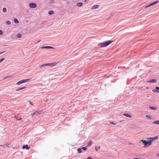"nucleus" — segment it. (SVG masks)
<instances>
[{
    "label": "nucleus",
    "instance_id": "obj_7",
    "mask_svg": "<svg viewBox=\"0 0 159 159\" xmlns=\"http://www.w3.org/2000/svg\"><path fill=\"white\" fill-rule=\"evenodd\" d=\"M41 49L43 48H51V49H53L54 48L51 46H44V47H41Z\"/></svg>",
    "mask_w": 159,
    "mask_h": 159
},
{
    "label": "nucleus",
    "instance_id": "obj_22",
    "mask_svg": "<svg viewBox=\"0 0 159 159\" xmlns=\"http://www.w3.org/2000/svg\"><path fill=\"white\" fill-rule=\"evenodd\" d=\"M7 11V9L6 8H4L2 9V11L3 12H5Z\"/></svg>",
    "mask_w": 159,
    "mask_h": 159
},
{
    "label": "nucleus",
    "instance_id": "obj_29",
    "mask_svg": "<svg viewBox=\"0 0 159 159\" xmlns=\"http://www.w3.org/2000/svg\"><path fill=\"white\" fill-rule=\"evenodd\" d=\"M110 123H111V124H112V125H116V124H115V123L113 122H110Z\"/></svg>",
    "mask_w": 159,
    "mask_h": 159
},
{
    "label": "nucleus",
    "instance_id": "obj_5",
    "mask_svg": "<svg viewBox=\"0 0 159 159\" xmlns=\"http://www.w3.org/2000/svg\"><path fill=\"white\" fill-rule=\"evenodd\" d=\"M29 80H30V79H25V80H20L19 81L17 82L16 84L17 85H19V84H20L26 82L28 81Z\"/></svg>",
    "mask_w": 159,
    "mask_h": 159
},
{
    "label": "nucleus",
    "instance_id": "obj_2",
    "mask_svg": "<svg viewBox=\"0 0 159 159\" xmlns=\"http://www.w3.org/2000/svg\"><path fill=\"white\" fill-rule=\"evenodd\" d=\"M113 41L112 40H108L105 42L100 43L98 44V45L101 47H105L111 44Z\"/></svg>",
    "mask_w": 159,
    "mask_h": 159
},
{
    "label": "nucleus",
    "instance_id": "obj_28",
    "mask_svg": "<svg viewBox=\"0 0 159 159\" xmlns=\"http://www.w3.org/2000/svg\"><path fill=\"white\" fill-rule=\"evenodd\" d=\"M28 102L31 105V106H33V104H32V103H31V102L30 101H28Z\"/></svg>",
    "mask_w": 159,
    "mask_h": 159
},
{
    "label": "nucleus",
    "instance_id": "obj_19",
    "mask_svg": "<svg viewBox=\"0 0 159 159\" xmlns=\"http://www.w3.org/2000/svg\"><path fill=\"white\" fill-rule=\"evenodd\" d=\"M153 123L155 124H159V120L154 121L153 122Z\"/></svg>",
    "mask_w": 159,
    "mask_h": 159
},
{
    "label": "nucleus",
    "instance_id": "obj_27",
    "mask_svg": "<svg viewBox=\"0 0 159 159\" xmlns=\"http://www.w3.org/2000/svg\"><path fill=\"white\" fill-rule=\"evenodd\" d=\"M81 149H83L84 150H85L87 149L86 147H83Z\"/></svg>",
    "mask_w": 159,
    "mask_h": 159
},
{
    "label": "nucleus",
    "instance_id": "obj_30",
    "mask_svg": "<svg viewBox=\"0 0 159 159\" xmlns=\"http://www.w3.org/2000/svg\"><path fill=\"white\" fill-rule=\"evenodd\" d=\"M2 31L0 30V35H2Z\"/></svg>",
    "mask_w": 159,
    "mask_h": 159
},
{
    "label": "nucleus",
    "instance_id": "obj_14",
    "mask_svg": "<svg viewBox=\"0 0 159 159\" xmlns=\"http://www.w3.org/2000/svg\"><path fill=\"white\" fill-rule=\"evenodd\" d=\"M146 117L148 119H151L152 118V117L150 115H146Z\"/></svg>",
    "mask_w": 159,
    "mask_h": 159
},
{
    "label": "nucleus",
    "instance_id": "obj_1",
    "mask_svg": "<svg viewBox=\"0 0 159 159\" xmlns=\"http://www.w3.org/2000/svg\"><path fill=\"white\" fill-rule=\"evenodd\" d=\"M158 138V136H157L155 137H151L148 138L147 139L148 140L147 141L144 140H142L140 142H142L144 144V147L146 148L151 145L152 144V142L154 140L157 139Z\"/></svg>",
    "mask_w": 159,
    "mask_h": 159
},
{
    "label": "nucleus",
    "instance_id": "obj_26",
    "mask_svg": "<svg viewBox=\"0 0 159 159\" xmlns=\"http://www.w3.org/2000/svg\"><path fill=\"white\" fill-rule=\"evenodd\" d=\"M5 59V58H2V59H1L0 60V63L1 62H2V61H3V60H4Z\"/></svg>",
    "mask_w": 159,
    "mask_h": 159
},
{
    "label": "nucleus",
    "instance_id": "obj_3",
    "mask_svg": "<svg viewBox=\"0 0 159 159\" xmlns=\"http://www.w3.org/2000/svg\"><path fill=\"white\" fill-rule=\"evenodd\" d=\"M57 64V62H54L51 63L43 64L41 65L40 67H41L46 66H50L51 67H53L55 66Z\"/></svg>",
    "mask_w": 159,
    "mask_h": 159
},
{
    "label": "nucleus",
    "instance_id": "obj_31",
    "mask_svg": "<svg viewBox=\"0 0 159 159\" xmlns=\"http://www.w3.org/2000/svg\"><path fill=\"white\" fill-rule=\"evenodd\" d=\"M156 89L157 90H159V87H156Z\"/></svg>",
    "mask_w": 159,
    "mask_h": 159
},
{
    "label": "nucleus",
    "instance_id": "obj_15",
    "mask_svg": "<svg viewBox=\"0 0 159 159\" xmlns=\"http://www.w3.org/2000/svg\"><path fill=\"white\" fill-rule=\"evenodd\" d=\"M83 5V3L82 2H79L77 4V6L78 7H81Z\"/></svg>",
    "mask_w": 159,
    "mask_h": 159
},
{
    "label": "nucleus",
    "instance_id": "obj_33",
    "mask_svg": "<svg viewBox=\"0 0 159 159\" xmlns=\"http://www.w3.org/2000/svg\"><path fill=\"white\" fill-rule=\"evenodd\" d=\"M87 159H93V158L92 157H90L88 158Z\"/></svg>",
    "mask_w": 159,
    "mask_h": 159
},
{
    "label": "nucleus",
    "instance_id": "obj_13",
    "mask_svg": "<svg viewBox=\"0 0 159 159\" xmlns=\"http://www.w3.org/2000/svg\"><path fill=\"white\" fill-rule=\"evenodd\" d=\"M26 88V87H22V88H18L17 89H16V91H20V90H21L22 89H23L25 88Z\"/></svg>",
    "mask_w": 159,
    "mask_h": 159
},
{
    "label": "nucleus",
    "instance_id": "obj_36",
    "mask_svg": "<svg viewBox=\"0 0 159 159\" xmlns=\"http://www.w3.org/2000/svg\"><path fill=\"white\" fill-rule=\"evenodd\" d=\"M134 159H138V158H134Z\"/></svg>",
    "mask_w": 159,
    "mask_h": 159
},
{
    "label": "nucleus",
    "instance_id": "obj_12",
    "mask_svg": "<svg viewBox=\"0 0 159 159\" xmlns=\"http://www.w3.org/2000/svg\"><path fill=\"white\" fill-rule=\"evenodd\" d=\"M151 109L153 110H156L157 109H158V108L157 107H156L154 106V107H149Z\"/></svg>",
    "mask_w": 159,
    "mask_h": 159
},
{
    "label": "nucleus",
    "instance_id": "obj_17",
    "mask_svg": "<svg viewBox=\"0 0 159 159\" xmlns=\"http://www.w3.org/2000/svg\"><path fill=\"white\" fill-rule=\"evenodd\" d=\"M14 22L15 23L18 24L19 23V21L18 20L16 19H14Z\"/></svg>",
    "mask_w": 159,
    "mask_h": 159
},
{
    "label": "nucleus",
    "instance_id": "obj_8",
    "mask_svg": "<svg viewBox=\"0 0 159 159\" xmlns=\"http://www.w3.org/2000/svg\"><path fill=\"white\" fill-rule=\"evenodd\" d=\"M23 149L25 148L26 150H28L30 149V147H28L27 145H24L22 147Z\"/></svg>",
    "mask_w": 159,
    "mask_h": 159
},
{
    "label": "nucleus",
    "instance_id": "obj_35",
    "mask_svg": "<svg viewBox=\"0 0 159 159\" xmlns=\"http://www.w3.org/2000/svg\"><path fill=\"white\" fill-rule=\"evenodd\" d=\"M40 41V40H39L36 42L37 43H38Z\"/></svg>",
    "mask_w": 159,
    "mask_h": 159
},
{
    "label": "nucleus",
    "instance_id": "obj_4",
    "mask_svg": "<svg viewBox=\"0 0 159 159\" xmlns=\"http://www.w3.org/2000/svg\"><path fill=\"white\" fill-rule=\"evenodd\" d=\"M159 2V1H154L153 2H152V3H151V4L145 6V8H147L150 6H153L155 4H157Z\"/></svg>",
    "mask_w": 159,
    "mask_h": 159
},
{
    "label": "nucleus",
    "instance_id": "obj_10",
    "mask_svg": "<svg viewBox=\"0 0 159 159\" xmlns=\"http://www.w3.org/2000/svg\"><path fill=\"white\" fill-rule=\"evenodd\" d=\"M157 81V80L156 79H152L147 81L148 83H154L156 82Z\"/></svg>",
    "mask_w": 159,
    "mask_h": 159
},
{
    "label": "nucleus",
    "instance_id": "obj_34",
    "mask_svg": "<svg viewBox=\"0 0 159 159\" xmlns=\"http://www.w3.org/2000/svg\"><path fill=\"white\" fill-rule=\"evenodd\" d=\"M21 120V118H20V119H17V120Z\"/></svg>",
    "mask_w": 159,
    "mask_h": 159
},
{
    "label": "nucleus",
    "instance_id": "obj_23",
    "mask_svg": "<svg viewBox=\"0 0 159 159\" xmlns=\"http://www.w3.org/2000/svg\"><path fill=\"white\" fill-rule=\"evenodd\" d=\"M152 91L153 92H155V93H156V92L159 93V91H158L157 90H156L155 89L152 90Z\"/></svg>",
    "mask_w": 159,
    "mask_h": 159
},
{
    "label": "nucleus",
    "instance_id": "obj_6",
    "mask_svg": "<svg viewBox=\"0 0 159 159\" xmlns=\"http://www.w3.org/2000/svg\"><path fill=\"white\" fill-rule=\"evenodd\" d=\"M29 6L31 8H34L36 7L37 5L35 3H31L30 4Z\"/></svg>",
    "mask_w": 159,
    "mask_h": 159
},
{
    "label": "nucleus",
    "instance_id": "obj_9",
    "mask_svg": "<svg viewBox=\"0 0 159 159\" xmlns=\"http://www.w3.org/2000/svg\"><path fill=\"white\" fill-rule=\"evenodd\" d=\"M123 115L125 116H126L127 117L130 118H131L132 117V116L131 115L129 114H128L125 113V114H124Z\"/></svg>",
    "mask_w": 159,
    "mask_h": 159
},
{
    "label": "nucleus",
    "instance_id": "obj_18",
    "mask_svg": "<svg viewBox=\"0 0 159 159\" xmlns=\"http://www.w3.org/2000/svg\"><path fill=\"white\" fill-rule=\"evenodd\" d=\"M100 148V146H99L95 147V150L96 151H98V150H99Z\"/></svg>",
    "mask_w": 159,
    "mask_h": 159
},
{
    "label": "nucleus",
    "instance_id": "obj_11",
    "mask_svg": "<svg viewBox=\"0 0 159 159\" xmlns=\"http://www.w3.org/2000/svg\"><path fill=\"white\" fill-rule=\"evenodd\" d=\"M99 5H97L93 6V7H92L91 8L92 9H94L97 8H98V7Z\"/></svg>",
    "mask_w": 159,
    "mask_h": 159
},
{
    "label": "nucleus",
    "instance_id": "obj_32",
    "mask_svg": "<svg viewBox=\"0 0 159 159\" xmlns=\"http://www.w3.org/2000/svg\"><path fill=\"white\" fill-rule=\"evenodd\" d=\"M4 52H0V55Z\"/></svg>",
    "mask_w": 159,
    "mask_h": 159
},
{
    "label": "nucleus",
    "instance_id": "obj_24",
    "mask_svg": "<svg viewBox=\"0 0 159 159\" xmlns=\"http://www.w3.org/2000/svg\"><path fill=\"white\" fill-rule=\"evenodd\" d=\"M21 35L20 34H17V37L18 38H20V37H21Z\"/></svg>",
    "mask_w": 159,
    "mask_h": 159
},
{
    "label": "nucleus",
    "instance_id": "obj_20",
    "mask_svg": "<svg viewBox=\"0 0 159 159\" xmlns=\"http://www.w3.org/2000/svg\"><path fill=\"white\" fill-rule=\"evenodd\" d=\"M81 148H78L77 149V151L79 153H80L82 152V151H81Z\"/></svg>",
    "mask_w": 159,
    "mask_h": 159
},
{
    "label": "nucleus",
    "instance_id": "obj_25",
    "mask_svg": "<svg viewBox=\"0 0 159 159\" xmlns=\"http://www.w3.org/2000/svg\"><path fill=\"white\" fill-rule=\"evenodd\" d=\"M6 24L7 25H9L11 24V23L10 21H7Z\"/></svg>",
    "mask_w": 159,
    "mask_h": 159
},
{
    "label": "nucleus",
    "instance_id": "obj_21",
    "mask_svg": "<svg viewBox=\"0 0 159 159\" xmlns=\"http://www.w3.org/2000/svg\"><path fill=\"white\" fill-rule=\"evenodd\" d=\"M54 13V12L53 11H50L49 12H48V14H49V15H52V14H53Z\"/></svg>",
    "mask_w": 159,
    "mask_h": 159
},
{
    "label": "nucleus",
    "instance_id": "obj_16",
    "mask_svg": "<svg viewBox=\"0 0 159 159\" xmlns=\"http://www.w3.org/2000/svg\"><path fill=\"white\" fill-rule=\"evenodd\" d=\"M92 143H93V142L92 141H90L89 142V144L87 146V147H90L92 145Z\"/></svg>",
    "mask_w": 159,
    "mask_h": 159
}]
</instances>
